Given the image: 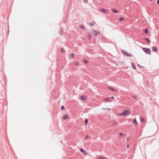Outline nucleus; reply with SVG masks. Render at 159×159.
Instances as JSON below:
<instances>
[{
  "label": "nucleus",
  "mask_w": 159,
  "mask_h": 159,
  "mask_svg": "<svg viewBox=\"0 0 159 159\" xmlns=\"http://www.w3.org/2000/svg\"><path fill=\"white\" fill-rule=\"evenodd\" d=\"M140 121L142 122H144V119L143 117H141Z\"/></svg>",
  "instance_id": "obj_13"
},
{
  "label": "nucleus",
  "mask_w": 159,
  "mask_h": 159,
  "mask_svg": "<svg viewBox=\"0 0 159 159\" xmlns=\"http://www.w3.org/2000/svg\"><path fill=\"white\" fill-rule=\"evenodd\" d=\"M129 147V145H127V146H126V147H127V148H128Z\"/></svg>",
  "instance_id": "obj_34"
},
{
  "label": "nucleus",
  "mask_w": 159,
  "mask_h": 159,
  "mask_svg": "<svg viewBox=\"0 0 159 159\" xmlns=\"http://www.w3.org/2000/svg\"><path fill=\"white\" fill-rule=\"evenodd\" d=\"M68 116L67 115H65L63 117V119H66L68 118Z\"/></svg>",
  "instance_id": "obj_15"
},
{
  "label": "nucleus",
  "mask_w": 159,
  "mask_h": 159,
  "mask_svg": "<svg viewBox=\"0 0 159 159\" xmlns=\"http://www.w3.org/2000/svg\"><path fill=\"white\" fill-rule=\"evenodd\" d=\"M85 96H82L80 97V98L82 100H84L85 99Z\"/></svg>",
  "instance_id": "obj_9"
},
{
  "label": "nucleus",
  "mask_w": 159,
  "mask_h": 159,
  "mask_svg": "<svg viewBox=\"0 0 159 159\" xmlns=\"http://www.w3.org/2000/svg\"><path fill=\"white\" fill-rule=\"evenodd\" d=\"M98 159H104V158L102 156H101L98 158Z\"/></svg>",
  "instance_id": "obj_23"
},
{
  "label": "nucleus",
  "mask_w": 159,
  "mask_h": 159,
  "mask_svg": "<svg viewBox=\"0 0 159 159\" xmlns=\"http://www.w3.org/2000/svg\"><path fill=\"white\" fill-rule=\"evenodd\" d=\"M89 138V136L88 135H86L85 137V139H88Z\"/></svg>",
  "instance_id": "obj_32"
},
{
  "label": "nucleus",
  "mask_w": 159,
  "mask_h": 159,
  "mask_svg": "<svg viewBox=\"0 0 159 159\" xmlns=\"http://www.w3.org/2000/svg\"><path fill=\"white\" fill-rule=\"evenodd\" d=\"M130 113V111L129 110H125L121 114V115L126 116Z\"/></svg>",
  "instance_id": "obj_1"
},
{
  "label": "nucleus",
  "mask_w": 159,
  "mask_h": 159,
  "mask_svg": "<svg viewBox=\"0 0 159 159\" xmlns=\"http://www.w3.org/2000/svg\"><path fill=\"white\" fill-rule=\"evenodd\" d=\"M132 97L133 98L135 99L137 98V96L135 95H134L132 96Z\"/></svg>",
  "instance_id": "obj_26"
},
{
  "label": "nucleus",
  "mask_w": 159,
  "mask_h": 159,
  "mask_svg": "<svg viewBox=\"0 0 159 159\" xmlns=\"http://www.w3.org/2000/svg\"><path fill=\"white\" fill-rule=\"evenodd\" d=\"M157 3L158 5H159V0H157Z\"/></svg>",
  "instance_id": "obj_33"
},
{
  "label": "nucleus",
  "mask_w": 159,
  "mask_h": 159,
  "mask_svg": "<svg viewBox=\"0 0 159 159\" xmlns=\"http://www.w3.org/2000/svg\"><path fill=\"white\" fill-rule=\"evenodd\" d=\"M152 50L153 51L155 52H157L158 49L155 46H153L152 47Z\"/></svg>",
  "instance_id": "obj_5"
},
{
  "label": "nucleus",
  "mask_w": 159,
  "mask_h": 159,
  "mask_svg": "<svg viewBox=\"0 0 159 159\" xmlns=\"http://www.w3.org/2000/svg\"><path fill=\"white\" fill-rule=\"evenodd\" d=\"M64 106H62L61 107V110H64Z\"/></svg>",
  "instance_id": "obj_22"
},
{
  "label": "nucleus",
  "mask_w": 159,
  "mask_h": 159,
  "mask_svg": "<svg viewBox=\"0 0 159 159\" xmlns=\"http://www.w3.org/2000/svg\"><path fill=\"white\" fill-rule=\"evenodd\" d=\"M90 35H89V39H90Z\"/></svg>",
  "instance_id": "obj_37"
},
{
  "label": "nucleus",
  "mask_w": 159,
  "mask_h": 159,
  "mask_svg": "<svg viewBox=\"0 0 159 159\" xmlns=\"http://www.w3.org/2000/svg\"><path fill=\"white\" fill-rule=\"evenodd\" d=\"M123 17H120L119 19V20H123Z\"/></svg>",
  "instance_id": "obj_28"
},
{
  "label": "nucleus",
  "mask_w": 159,
  "mask_h": 159,
  "mask_svg": "<svg viewBox=\"0 0 159 159\" xmlns=\"http://www.w3.org/2000/svg\"><path fill=\"white\" fill-rule=\"evenodd\" d=\"M145 39L148 43H150V41L148 38H145Z\"/></svg>",
  "instance_id": "obj_17"
},
{
  "label": "nucleus",
  "mask_w": 159,
  "mask_h": 159,
  "mask_svg": "<svg viewBox=\"0 0 159 159\" xmlns=\"http://www.w3.org/2000/svg\"><path fill=\"white\" fill-rule=\"evenodd\" d=\"M80 28L82 29H84V27L83 25H81L80 26Z\"/></svg>",
  "instance_id": "obj_31"
},
{
  "label": "nucleus",
  "mask_w": 159,
  "mask_h": 159,
  "mask_svg": "<svg viewBox=\"0 0 159 159\" xmlns=\"http://www.w3.org/2000/svg\"><path fill=\"white\" fill-rule=\"evenodd\" d=\"M128 140H129V138H128L127 139L126 141L127 142H128Z\"/></svg>",
  "instance_id": "obj_36"
},
{
  "label": "nucleus",
  "mask_w": 159,
  "mask_h": 159,
  "mask_svg": "<svg viewBox=\"0 0 159 159\" xmlns=\"http://www.w3.org/2000/svg\"><path fill=\"white\" fill-rule=\"evenodd\" d=\"M75 65L77 66L79 64V63L77 62H75Z\"/></svg>",
  "instance_id": "obj_27"
},
{
  "label": "nucleus",
  "mask_w": 159,
  "mask_h": 159,
  "mask_svg": "<svg viewBox=\"0 0 159 159\" xmlns=\"http://www.w3.org/2000/svg\"><path fill=\"white\" fill-rule=\"evenodd\" d=\"M111 99H114V97L113 96H111Z\"/></svg>",
  "instance_id": "obj_35"
},
{
  "label": "nucleus",
  "mask_w": 159,
  "mask_h": 159,
  "mask_svg": "<svg viewBox=\"0 0 159 159\" xmlns=\"http://www.w3.org/2000/svg\"><path fill=\"white\" fill-rule=\"evenodd\" d=\"M101 12H102L103 13H106L107 12V11H100Z\"/></svg>",
  "instance_id": "obj_20"
},
{
  "label": "nucleus",
  "mask_w": 159,
  "mask_h": 159,
  "mask_svg": "<svg viewBox=\"0 0 159 159\" xmlns=\"http://www.w3.org/2000/svg\"><path fill=\"white\" fill-rule=\"evenodd\" d=\"M83 61L85 64L87 63L88 62V61L85 59H84Z\"/></svg>",
  "instance_id": "obj_19"
},
{
  "label": "nucleus",
  "mask_w": 159,
  "mask_h": 159,
  "mask_svg": "<svg viewBox=\"0 0 159 159\" xmlns=\"http://www.w3.org/2000/svg\"><path fill=\"white\" fill-rule=\"evenodd\" d=\"M133 122L134 124H137V122L136 119L134 118L133 120Z\"/></svg>",
  "instance_id": "obj_14"
},
{
  "label": "nucleus",
  "mask_w": 159,
  "mask_h": 159,
  "mask_svg": "<svg viewBox=\"0 0 159 159\" xmlns=\"http://www.w3.org/2000/svg\"><path fill=\"white\" fill-rule=\"evenodd\" d=\"M63 29L62 28H61L59 32V33L60 35H61L62 34L63 32Z\"/></svg>",
  "instance_id": "obj_7"
},
{
  "label": "nucleus",
  "mask_w": 159,
  "mask_h": 159,
  "mask_svg": "<svg viewBox=\"0 0 159 159\" xmlns=\"http://www.w3.org/2000/svg\"><path fill=\"white\" fill-rule=\"evenodd\" d=\"M80 151L82 152H85V151L83 148H80Z\"/></svg>",
  "instance_id": "obj_18"
},
{
  "label": "nucleus",
  "mask_w": 159,
  "mask_h": 159,
  "mask_svg": "<svg viewBox=\"0 0 159 159\" xmlns=\"http://www.w3.org/2000/svg\"><path fill=\"white\" fill-rule=\"evenodd\" d=\"M108 88L109 90H111L112 91H116V90L114 89L112 87L108 86Z\"/></svg>",
  "instance_id": "obj_6"
},
{
  "label": "nucleus",
  "mask_w": 159,
  "mask_h": 159,
  "mask_svg": "<svg viewBox=\"0 0 159 159\" xmlns=\"http://www.w3.org/2000/svg\"><path fill=\"white\" fill-rule=\"evenodd\" d=\"M143 51L148 54H151V51L150 49L149 48H143Z\"/></svg>",
  "instance_id": "obj_2"
},
{
  "label": "nucleus",
  "mask_w": 159,
  "mask_h": 159,
  "mask_svg": "<svg viewBox=\"0 0 159 159\" xmlns=\"http://www.w3.org/2000/svg\"><path fill=\"white\" fill-rule=\"evenodd\" d=\"M119 135L120 136H123L124 135V134L122 133H121V132H120L119 133Z\"/></svg>",
  "instance_id": "obj_25"
},
{
  "label": "nucleus",
  "mask_w": 159,
  "mask_h": 159,
  "mask_svg": "<svg viewBox=\"0 0 159 159\" xmlns=\"http://www.w3.org/2000/svg\"><path fill=\"white\" fill-rule=\"evenodd\" d=\"M131 65H132V67L133 69H136V67H135V65L133 62L132 63Z\"/></svg>",
  "instance_id": "obj_8"
},
{
  "label": "nucleus",
  "mask_w": 159,
  "mask_h": 159,
  "mask_svg": "<svg viewBox=\"0 0 159 159\" xmlns=\"http://www.w3.org/2000/svg\"><path fill=\"white\" fill-rule=\"evenodd\" d=\"M95 24V23L94 22H93L92 23H89V25L90 26H92L93 25H94Z\"/></svg>",
  "instance_id": "obj_16"
},
{
  "label": "nucleus",
  "mask_w": 159,
  "mask_h": 159,
  "mask_svg": "<svg viewBox=\"0 0 159 159\" xmlns=\"http://www.w3.org/2000/svg\"><path fill=\"white\" fill-rule=\"evenodd\" d=\"M118 124V123L117 122H113L112 123V125L113 126H115L117 125Z\"/></svg>",
  "instance_id": "obj_11"
},
{
  "label": "nucleus",
  "mask_w": 159,
  "mask_h": 159,
  "mask_svg": "<svg viewBox=\"0 0 159 159\" xmlns=\"http://www.w3.org/2000/svg\"><path fill=\"white\" fill-rule=\"evenodd\" d=\"M113 12L117 13L118 12V11H112Z\"/></svg>",
  "instance_id": "obj_30"
},
{
  "label": "nucleus",
  "mask_w": 159,
  "mask_h": 159,
  "mask_svg": "<svg viewBox=\"0 0 159 159\" xmlns=\"http://www.w3.org/2000/svg\"><path fill=\"white\" fill-rule=\"evenodd\" d=\"M71 57L73 58L74 57V54L73 53H71L70 54Z\"/></svg>",
  "instance_id": "obj_24"
},
{
  "label": "nucleus",
  "mask_w": 159,
  "mask_h": 159,
  "mask_svg": "<svg viewBox=\"0 0 159 159\" xmlns=\"http://www.w3.org/2000/svg\"><path fill=\"white\" fill-rule=\"evenodd\" d=\"M88 122V120L87 119H85V120H84V125H86L87 124Z\"/></svg>",
  "instance_id": "obj_10"
},
{
  "label": "nucleus",
  "mask_w": 159,
  "mask_h": 159,
  "mask_svg": "<svg viewBox=\"0 0 159 159\" xmlns=\"http://www.w3.org/2000/svg\"><path fill=\"white\" fill-rule=\"evenodd\" d=\"M121 52L127 56L129 57H131L132 56V55L131 54L129 53L128 52H126L124 50H121Z\"/></svg>",
  "instance_id": "obj_3"
},
{
  "label": "nucleus",
  "mask_w": 159,
  "mask_h": 159,
  "mask_svg": "<svg viewBox=\"0 0 159 159\" xmlns=\"http://www.w3.org/2000/svg\"><path fill=\"white\" fill-rule=\"evenodd\" d=\"M104 100L106 101H108L109 102H111L109 98H106L104 99Z\"/></svg>",
  "instance_id": "obj_12"
},
{
  "label": "nucleus",
  "mask_w": 159,
  "mask_h": 159,
  "mask_svg": "<svg viewBox=\"0 0 159 159\" xmlns=\"http://www.w3.org/2000/svg\"><path fill=\"white\" fill-rule=\"evenodd\" d=\"M61 52L63 53L64 52V50L63 49L61 48Z\"/></svg>",
  "instance_id": "obj_29"
},
{
  "label": "nucleus",
  "mask_w": 159,
  "mask_h": 159,
  "mask_svg": "<svg viewBox=\"0 0 159 159\" xmlns=\"http://www.w3.org/2000/svg\"><path fill=\"white\" fill-rule=\"evenodd\" d=\"M144 32L146 34H147L148 33V30L147 29H146L145 30Z\"/></svg>",
  "instance_id": "obj_21"
},
{
  "label": "nucleus",
  "mask_w": 159,
  "mask_h": 159,
  "mask_svg": "<svg viewBox=\"0 0 159 159\" xmlns=\"http://www.w3.org/2000/svg\"><path fill=\"white\" fill-rule=\"evenodd\" d=\"M93 34L94 36H96L97 34H99L100 33V32L98 31H97L96 30H93Z\"/></svg>",
  "instance_id": "obj_4"
}]
</instances>
